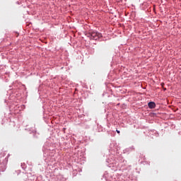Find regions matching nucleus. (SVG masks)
<instances>
[{"instance_id":"nucleus-1","label":"nucleus","mask_w":181,"mask_h":181,"mask_svg":"<svg viewBox=\"0 0 181 181\" xmlns=\"http://www.w3.org/2000/svg\"><path fill=\"white\" fill-rule=\"evenodd\" d=\"M88 37H90L92 40H98L100 37H103V34L97 32L93 31L91 33H88Z\"/></svg>"},{"instance_id":"nucleus-3","label":"nucleus","mask_w":181,"mask_h":181,"mask_svg":"<svg viewBox=\"0 0 181 181\" xmlns=\"http://www.w3.org/2000/svg\"><path fill=\"white\" fill-rule=\"evenodd\" d=\"M117 134H119V130H117Z\"/></svg>"},{"instance_id":"nucleus-4","label":"nucleus","mask_w":181,"mask_h":181,"mask_svg":"<svg viewBox=\"0 0 181 181\" xmlns=\"http://www.w3.org/2000/svg\"><path fill=\"white\" fill-rule=\"evenodd\" d=\"M161 85H162V86H163V85H164V83H161Z\"/></svg>"},{"instance_id":"nucleus-2","label":"nucleus","mask_w":181,"mask_h":181,"mask_svg":"<svg viewBox=\"0 0 181 181\" xmlns=\"http://www.w3.org/2000/svg\"><path fill=\"white\" fill-rule=\"evenodd\" d=\"M156 107V104H155L154 102H150L148 103V107L151 109L155 108Z\"/></svg>"}]
</instances>
